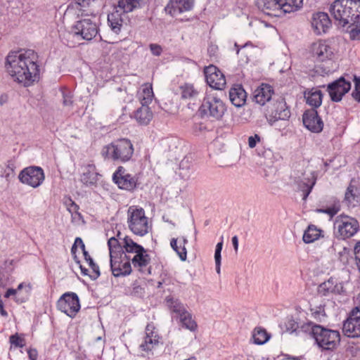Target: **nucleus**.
<instances>
[{
    "instance_id": "f257e3e1",
    "label": "nucleus",
    "mask_w": 360,
    "mask_h": 360,
    "mask_svg": "<svg viewBox=\"0 0 360 360\" xmlns=\"http://www.w3.org/2000/svg\"><path fill=\"white\" fill-rule=\"evenodd\" d=\"M5 68L14 82L30 86L39 79V56L32 49L10 52Z\"/></svg>"
},
{
    "instance_id": "f03ea898",
    "label": "nucleus",
    "mask_w": 360,
    "mask_h": 360,
    "mask_svg": "<svg viewBox=\"0 0 360 360\" xmlns=\"http://www.w3.org/2000/svg\"><path fill=\"white\" fill-rule=\"evenodd\" d=\"M329 11L339 25L356 27L360 19V0H335Z\"/></svg>"
},
{
    "instance_id": "7ed1b4c3",
    "label": "nucleus",
    "mask_w": 360,
    "mask_h": 360,
    "mask_svg": "<svg viewBox=\"0 0 360 360\" xmlns=\"http://www.w3.org/2000/svg\"><path fill=\"white\" fill-rule=\"evenodd\" d=\"M262 12L271 17H281L300 9L303 0H259Z\"/></svg>"
},
{
    "instance_id": "20e7f679",
    "label": "nucleus",
    "mask_w": 360,
    "mask_h": 360,
    "mask_svg": "<svg viewBox=\"0 0 360 360\" xmlns=\"http://www.w3.org/2000/svg\"><path fill=\"white\" fill-rule=\"evenodd\" d=\"M102 155L108 160L126 162L134 153V147L130 140L120 139L103 147Z\"/></svg>"
},
{
    "instance_id": "39448f33",
    "label": "nucleus",
    "mask_w": 360,
    "mask_h": 360,
    "mask_svg": "<svg viewBox=\"0 0 360 360\" xmlns=\"http://www.w3.org/2000/svg\"><path fill=\"white\" fill-rule=\"evenodd\" d=\"M311 333L317 345L324 350L335 349L340 341V334L338 330L329 329L321 325H312Z\"/></svg>"
},
{
    "instance_id": "423d86ee",
    "label": "nucleus",
    "mask_w": 360,
    "mask_h": 360,
    "mask_svg": "<svg viewBox=\"0 0 360 360\" xmlns=\"http://www.w3.org/2000/svg\"><path fill=\"white\" fill-rule=\"evenodd\" d=\"M226 105L216 94L209 92L204 97L199 111L202 115L216 120H220L226 112Z\"/></svg>"
},
{
    "instance_id": "0eeeda50",
    "label": "nucleus",
    "mask_w": 360,
    "mask_h": 360,
    "mask_svg": "<svg viewBox=\"0 0 360 360\" xmlns=\"http://www.w3.org/2000/svg\"><path fill=\"white\" fill-rule=\"evenodd\" d=\"M127 224L130 231L135 235L143 236L150 229L148 218L141 207L131 206L127 210Z\"/></svg>"
},
{
    "instance_id": "6e6552de",
    "label": "nucleus",
    "mask_w": 360,
    "mask_h": 360,
    "mask_svg": "<svg viewBox=\"0 0 360 360\" xmlns=\"http://www.w3.org/2000/svg\"><path fill=\"white\" fill-rule=\"evenodd\" d=\"M18 179L22 184L37 188L44 181L45 174L41 167L30 166L20 172Z\"/></svg>"
},
{
    "instance_id": "1a4fd4ad",
    "label": "nucleus",
    "mask_w": 360,
    "mask_h": 360,
    "mask_svg": "<svg viewBox=\"0 0 360 360\" xmlns=\"http://www.w3.org/2000/svg\"><path fill=\"white\" fill-rule=\"evenodd\" d=\"M290 117V110L287 106L284 98L274 96L273 103L266 116L270 125H274L278 120H287Z\"/></svg>"
},
{
    "instance_id": "9d476101",
    "label": "nucleus",
    "mask_w": 360,
    "mask_h": 360,
    "mask_svg": "<svg viewBox=\"0 0 360 360\" xmlns=\"http://www.w3.org/2000/svg\"><path fill=\"white\" fill-rule=\"evenodd\" d=\"M294 184L303 193V200H306L316 182V176L314 171L295 172L292 175Z\"/></svg>"
},
{
    "instance_id": "9b49d317",
    "label": "nucleus",
    "mask_w": 360,
    "mask_h": 360,
    "mask_svg": "<svg viewBox=\"0 0 360 360\" xmlns=\"http://www.w3.org/2000/svg\"><path fill=\"white\" fill-rule=\"evenodd\" d=\"M110 263L115 277L126 276L131 273V257L126 252L110 257Z\"/></svg>"
},
{
    "instance_id": "f8f14e48",
    "label": "nucleus",
    "mask_w": 360,
    "mask_h": 360,
    "mask_svg": "<svg viewBox=\"0 0 360 360\" xmlns=\"http://www.w3.org/2000/svg\"><path fill=\"white\" fill-rule=\"evenodd\" d=\"M57 308L67 316L74 318L80 309L78 295L75 292L64 293L57 302Z\"/></svg>"
},
{
    "instance_id": "ddd939ff",
    "label": "nucleus",
    "mask_w": 360,
    "mask_h": 360,
    "mask_svg": "<svg viewBox=\"0 0 360 360\" xmlns=\"http://www.w3.org/2000/svg\"><path fill=\"white\" fill-rule=\"evenodd\" d=\"M335 227L338 229L340 235L343 238L353 236L359 230V221L351 217L340 215L335 220Z\"/></svg>"
},
{
    "instance_id": "4468645a",
    "label": "nucleus",
    "mask_w": 360,
    "mask_h": 360,
    "mask_svg": "<svg viewBox=\"0 0 360 360\" xmlns=\"http://www.w3.org/2000/svg\"><path fill=\"white\" fill-rule=\"evenodd\" d=\"M112 180L117 186L123 190L134 191L138 185V177L126 172V169L120 166L112 175Z\"/></svg>"
},
{
    "instance_id": "2eb2a0df",
    "label": "nucleus",
    "mask_w": 360,
    "mask_h": 360,
    "mask_svg": "<svg viewBox=\"0 0 360 360\" xmlns=\"http://www.w3.org/2000/svg\"><path fill=\"white\" fill-rule=\"evenodd\" d=\"M342 332L348 338L360 337V309L354 308L349 314L347 319L343 322Z\"/></svg>"
},
{
    "instance_id": "dca6fc26",
    "label": "nucleus",
    "mask_w": 360,
    "mask_h": 360,
    "mask_svg": "<svg viewBox=\"0 0 360 360\" xmlns=\"http://www.w3.org/2000/svg\"><path fill=\"white\" fill-rule=\"evenodd\" d=\"M98 26L90 19H83L77 21L72 28V32L82 39L90 41L98 34Z\"/></svg>"
},
{
    "instance_id": "f3484780",
    "label": "nucleus",
    "mask_w": 360,
    "mask_h": 360,
    "mask_svg": "<svg viewBox=\"0 0 360 360\" xmlns=\"http://www.w3.org/2000/svg\"><path fill=\"white\" fill-rule=\"evenodd\" d=\"M351 89V83L346 80L344 77L333 81L328 84L327 90L330 99L334 102H339L342 96Z\"/></svg>"
},
{
    "instance_id": "a211bd4d",
    "label": "nucleus",
    "mask_w": 360,
    "mask_h": 360,
    "mask_svg": "<svg viewBox=\"0 0 360 360\" xmlns=\"http://www.w3.org/2000/svg\"><path fill=\"white\" fill-rule=\"evenodd\" d=\"M204 74L206 82L212 89L221 90L225 87V76L216 66L211 65L206 67Z\"/></svg>"
},
{
    "instance_id": "6ab92c4d",
    "label": "nucleus",
    "mask_w": 360,
    "mask_h": 360,
    "mask_svg": "<svg viewBox=\"0 0 360 360\" xmlns=\"http://www.w3.org/2000/svg\"><path fill=\"white\" fill-rule=\"evenodd\" d=\"M303 124L309 131L319 133L323 127V122L316 109L306 110L302 115Z\"/></svg>"
},
{
    "instance_id": "aec40b11",
    "label": "nucleus",
    "mask_w": 360,
    "mask_h": 360,
    "mask_svg": "<svg viewBox=\"0 0 360 360\" xmlns=\"http://www.w3.org/2000/svg\"><path fill=\"white\" fill-rule=\"evenodd\" d=\"M94 0H75L71 2L67 8V12L79 16H89L94 13L91 4Z\"/></svg>"
},
{
    "instance_id": "412c9836",
    "label": "nucleus",
    "mask_w": 360,
    "mask_h": 360,
    "mask_svg": "<svg viewBox=\"0 0 360 360\" xmlns=\"http://www.w3.org/2000/svg\"><path fill=\"white\" fill-rule=\"evenodd\" d=\"M312 56L318 61L330 60L333 55L332 47L325 41H318L311 47Z\"/></svg>"
},
{
    "instance_id": "4be33fe9",
    "label": "nucleus",
    "mask_w": 360,
    "mask_h": 360,
    "mask_svg": "<svg viewBox=\"0 0 360 360\" xmlns=\"http://www.w3.org/2000/svg\"><path fill=\"white\" fill-rule=\"evenodd\" d=\"M154 330L155 328L153 325L148 324L146 326L143 340L139 345V348L142 351L149 352L158 345L160 337Z\"/></svg>"
},
{
    "instance_id": "5701e85b",
    "label": "nucleus",
    "mask_w": 360,
    "mask_h": 360,
    "mask_svg": "<svg viewBox=\"0 0 360 360\" xmlns=\"http://www.w3.org/2000/svg\"><path fill=\"white\" fill-rule=\"evenodd\" d=\"M101 175L98 172L96 165L89 163L82 167L80 181L87 187L96 186Z\"/></svg>"
},
{
    "instance_id": "b1692460",
    "label": "nucleus",
    "mask_w": 360,
    "mask_h": 360,
    "mask_svg": "<svg viewBox=\"0 0 360 360\" xmlns=\"http://www.w3.org/2000/svg\"><path fill=\"white\" fill-rule=\"evenodd\" d=\"M194 0H169L165 8L167 13L176 16L192 10Z\"/></svg>"
},
{
    "instance_id": "393cba45",
    "label": "nucleus",
    "mask_w": 360,
    "mask_h": 360,
    "mask_svg": "<svg viewBox=\"0 0 360 360\" xmlns=\"http://www.w3.org/2000/svg\"><path fill=\"white\" fill-rule=\"evenodd\" d=\"M343 292L342 283H338L336 279L333 278L321 283L318 287V292L322 296H328L330 294L340 295Z\"/></svg>"
},
{
    "instance_id": "a878e982",
    "label": "nucleus",
    "mask_w": 360,
    "mask_h": 360,
    "mask_svg": "<svg viewBox=\"0 0 360 360\" xmlns=\"http://www.w3.org/2000/svg\"><path fill=\"white\" fill-rule=\"evenodd\" d=\"M274 94V91L271 85L262 84L255 90L253 98L257 103L264 105L271 99L273 100Z\"/></svg>"
},
{
    "instance_id": "bb28decb",
    "label": "nucleus",
    "mask_w": 360,
    "mask_h": 360,
    "mask_svg": "<svg viewBox=\"0 0 360 360\" xmlns=\"http://www.w3.org/2000/svg\"><path fill=\"white\" fill-rule=\"evenodd\" d=\"M330 24V20L326 13L319 12L313 15L311 26L317 34L326 32Z\"/></svg>"
},
{
    "instance_id": "cd10ccee",
    "label": "nucleus",
    "mask_w": 360,
    "mask_h": 360,
    "mask_svg": "<svg viewBox=\"0 0 360 360\" xmlns=\"http://www.w3.org/2000/svg\"><path fill=\"white\" fill-rule=\"evenodd\" d=\"M344 202L348 207L360 205V188L350 184L345 192Z\"/></svg>"
},
{
    "instance_id": "c85d7f7f",
    "label": "nucleus",
    "mask_w": 360,
    "mask_h": 360,
    "mask_svg": "<svg viewBox=\"0 0 360 360\" xmlns=\"http://www.w3.org/2000/svg\"><path fill=\"white\" fill-rule=\"evenodd\" d=\"M246 92L242 85L236 84L229 90V99L236 107L243 106L246 101Z\"/></svg>"
},
{
    "instance_id": "c756f323",
    "label": "nucleus",
    "mask_w": 360,
    "mask_h": 360,
    "mask_svg": "<svg viewBox=\"0 0 360 360\" xmlns=\"http://www.w3.org/2000/svg\"><path fill=\"white\" fill-rule=\"evenodd\" d=\"M148 0H119L117 7L124 13L132 12L134 10L143 7Z\"/></svg>"
},
{
    "instance_id": "7c9ffc66",
    "label": "nucleus",
    "mask_w": 360,
    "mask_h": 360,
    "mask_svg": "<svg viewBox=\"0 0 360 360\" xmlns=\"http://www.w3.org/2000/svg\"><path fill=\"white\" fill-rule=\"evenodd\" d=\"M150 262V257L145 248L143 251L139 252L131 258V263L134 267L138 269L140 271H143V268L146 267Z\"/></svg>"
},
{
    "instance_id": "2f4dec72",
    "label": "nucleus",
    "mask_w": 360,
    "mask_h": 360,
    "mask_svg": "<svg viewBox=\"0 0 360 360\" xmlns=\"http://www.w3.org/2000/svg\"><path fill=\"white\" fill-rule=\"evenodd\" d=\"M134 117L139 124L147 125L153 119V112L148 106L143 105L134 112Z\"/></svg>"
},
{
    "instance_id": "473e14b6",
    "label": "nucleus",
    "mask_w": 360,
    "mask_h": 360,
    "mask_svg": "<svg viewBox=\"0 0 360 360\" xmlns=\"http://www.w3.org/2000/svg\"><path fill=\"white\" fill-rule=\"evenodd\" d=\"M165 300L167 307L172 313L176 314V318H179L187 311L184 304L178 299H174L172 297H167Z\"/></svg>"
},
{
    "instance_id": "72a5a7b5",
    "label": "nucleus",
    "mask_w": 360,
    "mask_h": 360,
    "mask_svg": "<svg viewBox=\"0 0 360 360\" xmlns=\"http://www.w3.org/2000/svg\"><path fill=\"white\" fill-rule=\"evenodd\" d=\"M307 103L311 106L312 109L319 108L322 103L323 94L321 90L311 89L305 94Z\"/></svg>"
},
{
    "instance_id": "f704fd0d",
    "label": "nucleus",
    "mask_w": 360,
    "mask_h": 360,
    "mask_svg": "<svg viewBox=\"0 0 360 360\" xmlns=\"http://www.w3.org/2000/svg\"><path fill=\"white\" fill-rule=\"evenodd\" d=\"M108 22L111 27V30L116 34H118L122 27L123 19L120 10L110 13L108 15Z\"/></svg>"
},
{
    "instance_id": "c9c22d12",
    "label": "nucleus",
    "mask_w": 360,
    "mask_h": 360,
    "mask_svg": "<svg viewBox=\"0 0 360 360\" xmlns=\"http://www.w3.org/2000/svg\"><path fill=\"white\" fill-rule=\"evenodd\" d=\"M270 334L262 327H256L252 332L253 342L256 345H264L270 339Z\"/></svg>"
},
{
    "instance_id": "e433bc0d",
    "label": "nucleus",
    "mask_w": 360,
    "mask_h": 360,
    "mask_svg": "<svg viewBox=\"0 0 360 360\" xmlns=\"http://www.w3.org/2000/svg\"><path fill=\"white\" fill-rule=\"evenodd\" d=\"M153 97L154 94L151 85H144L142 91L139 94V99L141 106H148V105L152 102Z\"/></svg>"
},
{
    "instance_id": "4c0bfd02",
    "label": "nucleus",
    "mask_w": 360,
    "mask_h": 360,
    "mask_svg": "<svg viewBox=\"0 0 360 360\" xmlns=\"http://www.w3.org/2000/svg\"><path fill=\"white\" fill-rule=\"evenodd\" d=\"M181 326L190 331L194 332L197 330L198 325L195 320L193 319L192 314L187 311L179 318Z\"/></svg>"
},
{
    "instance_id": "58836bf2",
    "label": "nucleus",
    "mask_w": 360,
    "mask_h": 360,
    "mask_svg": "<svg viewBox=\"0 0 360 360\" xmlns=\"http://www.w3.org/2000/svg\"><path fill=\"white\" fill-rule=\"evenodd\" d=\"M123 250L127 253L136 254L140 251H143L144 248L135 243L131 238L126 236L123 238Z\"/></svg>"
},
{
    "instance_id": "ea45409f",
    "label": "nucleus",
    "mask_w": 360,
    "mask_h": 360,
    "mask_svg": "<svg viewBox=\"0 0 360 360\" xmlns=\"http://www.w3.org/2000/svg\"><path fill=\"white\" fill-rule=\"evenodd\" d=\"M321 235V231L314 225H309L304 231L302 240L305 243H311L317 240Z\"/></svg>"
},
{
    "instance_id": "a19ab883",
    "label": "nucleus",
    "mask_w": 360,
    "mask_h": 360,
    "mask_svg": "<svg viewBox=\"0 0 360 360\" xmlns=\"http://www.w3.org/2000/svg\"><path fill=\"white\" fill-rule=\"evenodd\" d=\"M180 94L183 99H193L198 96V91L193 84L186 83L180 86Z\"/></svg>"
},
{
    "instance_id": "79ce46f5",
    "label": "nucleus",
    "mask_w": 360,
    "mask_h": 360,
    "mask_svg": "<svg viewBox=\"0 0 360 360\" xmlns=\"http://www.w3.org/2000/svg\"><path fill=\"white\" fill-rule=\"evenodd\" d=\"M108 246L110 252V257L118 255L121 252H124L123 244L121 245L118 239L114 236L108 239Z\"/></svg>"
},
{
    "instance_id": "37998d69",
    "label": "nucleus",
    "mask_w": 360,
    "mask_h": 360,
    "mask_svg": "<svg viewBox=\"0 0 360 360\" xmlns=\"http://www.w3.org/2000/svg\"><path fill=\"white\" fill-rule=\"evenodd\" d=\"M84 259L88 262L89 266L92 269V274L89 275L91 280H96L101 275L100 269L97 264L94 262L91 257L89 255L87 251L84 252Z\"/></svg>"
},
{
    "instance_id": "c03bdc74",
    "label": "nucleus",
    "mask_w": 360,
    "mask_h": 360,
    "mask_svg": "<svg viewBox=\"0 0 360 360\" xmlns=\"http://www.w3.org/2000/svg\"><path fill=\"white\" fill-rule=\"evenodd\" d=\"M172 248L176 252L181 261H185L187 258V251L185 247L181 245V242L178 241L176 238H172L170 241Z\"/></svg>"
},
{
    "instance_id": "a18cd8bd",
    "label": "nucleus",
    "mask_w": 360,
    "mask_h": 360,
    "mask_svg": "<svg viewBox=\"0 0 360 360\" xmlns=\"http://www.w3.org/2000/svg\"><path fill=\"white\" fill-rule=\"evenodd\" d=\"M329 251L332 253L338 252L339 258H348L349 249L342 246L340 243L333 242L329 248Z\"/></svg>"
},
{
    "instance_id": "49530a36",
    "label": "nucleus",
    "mask_w": 360,
    "mask_h": 360,
    "mask_svg": "<svg viewBox=\"0 0 360 360\" xmlns=\"http://www.w3.org/2000/svg\"><path fill=\"white\" fill-rule=\"evenodd\" d=\"M311 315L316 321L321 322L326 318L323 306L319 305L311 308Z\"/></svg>"
},
{
    "instance_id": "de8ad7c7",
    "label": "nucleus",
    "mask_w": 360,
    "mask_h": 360,
    "mask_svg": "<svg viewBox=\"0 0 360 360\" xmlns=\"http://www.w3.org/2000/svg\"><path fill=\"white\" fill-rule=\"evenodd\" d=\"M6 168L4 171L2 176L7 181H9L15 175V163L13 160H8L5 163Z\"/></svg>"
},
{
    "instance_id": "09e8293b",
    "label": "nucleus",
    "mask_w": 360,
    "mask_h": 360,
    "mask_svg": "<svg viewBox=\"0 0 360 360\" xmlns=\"http://www.w3.org/2000/svg\"><path fill=\"white\" fill-rule=\"evenodd\" d=\"M354 89L352 93L353 98L360 103V77L354 75Z\"/></svg>"
},
{
    "instance_id": "8fccbe9b",
    "label": "nucleus",
    "mask_w": 360,
    "mask_h": 360,
    "mask_svg": "<svg viewBox=\"0 0 360 360\" xmlns=\"http://www.w3.org/2000/svg\"><path fill=\"white\" fill-rule=\"evenodd\" d=\"M10 343L15 347H23L25 344V340L21 338L18 333L12 335L9 338Z\"/></svg>"
},
{
    "instance_id": "3c124183",
    "label": "nucleus",
    "mask_w": 360,
    "mask_h": 360,
    "mask_svg": "<svg viewBox=\"0 0 360 360\" xmlns=\"http://www.w3.org/2000/svg\"><path fill=\"white\" fill-rule=\"evenodd\" d=\"M340 211V205H334L332 207H328L327 209L324 210H319V212L328 214L331 217L335 216L338 212Z\"/></svg>"
},
{
    "instance_id": "603ef678",
    "label": "nucleus",
    "mask_w": 360,
    "mask_h": 360,
    "mask_svg": "<svg viewBox=\"0 0 360 360\" xmlns=\"http://www.w3.org/2000/svg\"><path fill=\"white\" fill-rule=\"evenodd\" d=\"M63 104L64 106L70 107L73 103L72 96L70 92L62 91Z\"/></svg>"
},
{
    "instance_id": "864d4df0",
    "label": "nucleus",
    "mask_w": 360,
    "mask_h": 360,
    "mask_svg": "<svg viewBox=\"0 0 360 360\" xmlns=\"http://www.w3.org/2000/svg\"><path fill=\"white\" fill-rule=\"evenodd\" d=\"M151 53L155 56H160L162 53V48L158 44H150L149 45Z\"/></svg>"
},
{
    "instance_id": "5fc2aeb1",
    "label": "nucleus",
    "mask_w": 360,
    "mask_h": 360,
    "mask_svg": "<svg viewBox=\"0 0 360 360\" xmlns=\"http://www.w3.org/2000/svg\"><path fill=\"white\" fill-rule=\"evenodd\" d=\"M354 255L356 266L360 272V241L354 247Z\"/></svg>"
},
{
    "instance_id": "6e6d98bb",
    "label": "nucleus",
    "mask_w": 360,
    "mask_h": 360,
    "mask_svg": "<svg viewBox=\"0 0 360 360\" xmlns=\"http://www.w3.org/2000/svg\"><path fill=\"white\" fill-rule=\"evenodd\" d=\"M261 140L258 134H255L248 138V146L250 148H253L256 146L257 143Z\"/></svg>"
},
{
    "instance_id": "4d7b16f0",
    "label": "nucleus",
    "mask_w": 360,
    "mask_h": 360,
    "mask_svg": "<svg viewBox=\"0 0 360 360\" xmlns=\"http://www.w3.org/2000/svg\"><path fill=\"white\" fill-rule=\"evenodd\" d=\"M76 245H79L80 247V248L82 249L83 253L84 252V251H86L85 250V245L83 242V240H82V238H76L75 240V243L72 248V253L74 254L75 253V250H76Z\"/></svg>"
},
{
    "instance_id": "13d9d810",
    "label": "nucleus",
    "mask_w": 360,
    "mask_h": 360,
    "mask_svg": "<svg viewBox=\"0 0 360 360\" xmlns=\"http://www.w3.org/2000/svg\"><path fill=\"white\" fill-rule=\"evenodd\" d=\"M27 354L30 360H37L38 352L36 349H29L27 350Z\"/></svg>"
},
{
    "instance_id": "bf43d9fd",
    "label": "nucleus",
    "mask_w": 360,
    "mask_h": 360,
    "mask_svg": "<svg viewBox=\"0 0 360 360\" xmlns=\"http://www.w3.org/2000/svg\"><path fill=\"white\" fill-rule=\"evenodd\" d=\"M132 295L136 296H142L144 293L143 288L139 285H134L131 292Z\"/></svg>"
},
{
    "instance_id": "052dcab7",
    "label": "nucleus",
    "mask_w": 360,
    "mask_h": 360,
    "mask_svg": "<svg viewBox=\"0 0 360 360\" xmlns=\"http://www.w3.org/2000/svg\"><path fill=\"white\" fill-rule=\"evenodd\" d=\"M75 262L76 263H77L78 264H79V268L81 269V274L83 275V276H89V270L84 267L81 264H80V261L78 260V259H75Z\"/></svg>"
},
{
    "instance_id": "680f3d73",
    "label": "nucleus",
    "mask_w": 360,
    "mask_h": 360,
    "mask_svg": "<svg viewBox=\"0 0 360 360\" xmlns=\"http://www.w3.org/2000/svg\"><path fill=\"white\" fill-rule=\"evenodd\" d=\"M16 294H17V290L13 289V288H9L6 292L4 297L6 298H8L11 295H15Z\"/></svg>"
},
{
    "instance_id": "e2e57ef3",
    "label": "nucleus",
    "mask_w": 360,
    "mask_h": 360,
    "mask_svg": "<svg viewBox=\"0 0 360 360\" xmlns=\"http://www.w3.org/2000/svg\"><path fill=\"white\" fill-rule=\"evenodd\" d=\"M231 241H232V244H233V248H234L235 251L237 252L238 249V236H234L233 237H232Z\"/></svg>"
},
{
    "instance_id": "0e129e2a",
    "label": "nucleus",
    "mask_w": 360,
    "mask_h": 360,
    "mask_svg": "<svg viewBox=\"0 0 360 360\" xmlns=\"http://www.w3.org/2000/svg\"><path fill=\"white\" fill-rule=\"evenodd\" d=\"M69 201H70V205H68V209L70 212H71L72 210L75 211L76 210L78 209L77 205L75 202H73L70 198L69 199Z\"/></svg>"
},
{
    "instance_id": "69168bd1",
    "label": "nucleus",
    "mask_w": 360,
    "mask_h": 360,
    "mask_svg": "<svg viewBox=\"0 0 360 360\" xmlns=\"http://www.w3.org/2000/svg\"><path fill=\"white\" fill-rule=\"evenodd\" d=\"M221 251L215 250V252H214L215 263H217V264L221 263Z\"/></svg>"
},
{
    "instance_id": "338daca9",
    "label": "nucleus",
    "mask_w": 360,
    "mask_h": 360,
    "mask_svg": "<svg viewBox=\"0 0 360 360\" xmlns=\"http://www.w3.org/2000/svg\"><path fill=\"white\" fill-rule=\"evenodd\" d=\"M0 314L2 316L7 317L8 313L4 308V304L0 303Z\"/></svg>"
},
{
    "instance_id": "774afa93",
    "label": "nucleus",
    "mask_w": 360,
    "mask_h": 360,
    "mask_svg": "<svg viewBox=\"0 0 360 360\" xmlns=\"http://www.w3.org/2000/svg\"><path fill=\"white\" fill-rule=\"evenodd\" d=\"M282 360H301L299 357H293L290 356H285Z\"/></svg>"
}]
</instances>
